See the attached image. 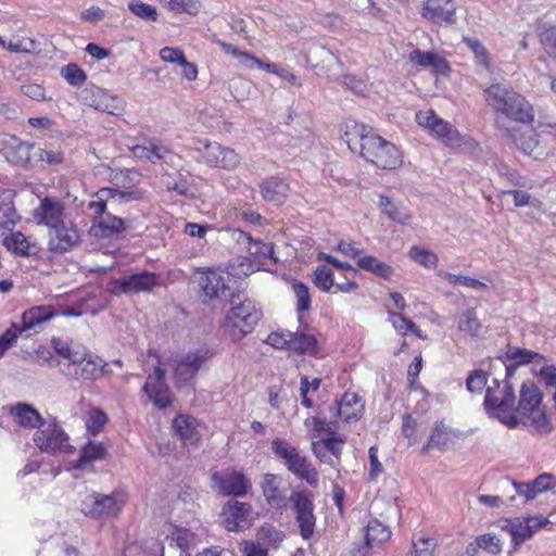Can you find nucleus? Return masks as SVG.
<instances>
[{"mask_svg":"<svg viewBox=\"0 0 556 556\" xmlns=\"http://www.w3.org/2000/svg\"><path fill=\"white\" fill-rule=\"evenodd\" d=\"M37 225L48 229L47 249L54 255H63L78 248L84 241V231L72 219L65 204L52 197H45L34 210Z\"/></svg>","mask_w":556,"mask_h":556,"instance_id":"obj_1","label":"nucleus"},{"mask_svg":"<svg viewBox=\"0 0 556 556\" xmlns=\"http://www.w3.org/2000/svg\"><path fill=\"white\" fill-rule=\"evenodd\" d=\"M344 139L352 151H358L367 162L383 170H395L403 164V154L391 141L363 123L346 125Z\"/></svg>","mask_w":556,"mask_h":556,"instance_id":"obj_2","label":"nucleus"},{"mask_svg":"<svg viewBox=\"0 0 556 556\" xmlns=\"http://www.w3.org/2000/svg\"><path fill=\"white\" fill-rule=\"evenodd\" d=\"M52 344L59 356L55 365L66 378L96 381L109 372V364L84 344L61 339H53Z\"/></svg>","mask_w":556,"mask_h":556,"instance_id":"obj_3","label":"nucleus"},{"mask_svg":"<svg viewBox=\"0 0 556 556\" xmlns=\"http://www.w3.org/2000/svg\"><path fill=\"white\" fill-rule=\"evenodd\" d=\"M484 100L496 115L527 127H532L535 118L533 104L513 87L500 83L483 90Z\"/></svg>","mask_w":556,"mask_h":556,"instance_id":"obj_4","label":"nucleus"},{"mask_svg":"<svg viewBox=\"0 0 556 556\" xmlns=\"http://www.w3.org/2000/svg\"><path fill=\"white\" fill-rule=\"evenodd\" d=\"M304 427L312 439L314 456L319 463L336 467V463L341 460L346 435L337 431L336 424L317 416L305 418Z\"/></svg>","mask_w":556,"mask_h":556,"instance_id":"obj_5","label":"nucleus"},{"mask_svg":"<svg viewBox=\"0 0 556 556\" xmlns=\"http://www.w3.org/2000/svg\"><path fill=\"white\" fill-rule=\"evenodd\" d=\"M262 316V311L255 302L244 299L237 305H232L226 313L220 324V331L232 342H239L254 331Z\"/></svg>","mask_w":556,"mask_h":556,"instance_id":"obj_6","label":"nucleus"},{"mask_svg":"<svg viewBox=\"0 0 556 556\" xmlns=\"http://www.w3.org/2000/svg\"><path fill=\"white\" fill-rule=\"evenodd\" d=\"M543 394L533 381H526L520 389L518 405L514 406V414L519 421L533 426L542 432L551 431L549 421L542 407Z\"/></svg>","mask_w":556,"mask_h":556,"instance_id":"obj_7","label":"nucleus"},{"mask_svg":"<svg viewBox=\"0 0 556 556\" xmlns=\"http://www.w3.org/2000/svg\"><path fill=\"white\" fill-rule=\"evenodd\" d=\"M515 401L513 386L507 380L494 379L486 388L483 405L490 416L498 418L509 427H516L518 419L514 414Z\"/></svg>","mask_w":556,"mask_h":556,"instance_id":"obj_8","label":"nucleus"},{"mask_svg":"<svg viewBox=\"0 0 556 556\" xmlns=\"http://www.w3.org/2000/svg\"><path fill=\"white\" fill-rule=\"evenodd\" d=\"M271 452L281 459L289 471L311 486H317L319 473L306 456L301 455L299 450L282 439H274L270 443Z\"/></svg>","mask_w":556,"mask_h":556,"instance_id":"obj_9","label":"nucleus"},{"mask_svg":"<svg viewBox=\"0 0 556 556\" xmlns=\"http://www.w3.org/2000/svg\"><path fill=\"white\" fill-rule=\"evenodd\" d=\"M86 301L74 305H38L26 309L21 316L22 330L29 331L56 316L79 317L86 313Z\"/></svg>","mask_w":556,"mask_h":556,"instance_id":"obj_10","label":"nucleus"},{"mask_svg":"<svg viewBox=\"0 0 556 556\" xmlns=\"http://www.w3.org/2000/svg\"><path fill=\"white\" fill-rule=\"evenodd\" d=\"M144 197L143 190L135 185H118L115 187H103L91 194L87 208L91 213V218L106 215L108 202L111 199L119 198L123 201H140Z\"/></svg>","mask_w":556,"mask_h":556,"instance_id":"obj_11","label":"nucleus"},{"mask_svg":"<svg viewBox=\"0 0 556 556\" xmlns=\"http://www.w3.org/2000/svg\"><path fill=\"white\" fill-rule=\"evenodd\" d=\"M148 355L155 358L156 365L153 372L149 374L142 388L148 399L160 409H165L173 404V394L166 383L165 371L161 368V355L149 350Z\"/></svg>","mask_w":556,"mask_h":556,"instance_id":"obj_12","label":"nucleus"},{"mask_svg":"<svg viewBox=\"0 0 556 556\" xmlns=\"http://www.w3.org/2000/svg\"><path fill=\"white\" fill-rule=\"evenodd\" d=\"M415 119L420 127L444 144L448 147L460 144L462 136L459 131L451 123L439 117L434 110L418 111Z\"/></svg>","mask_w":556,"mask_h":556,"instance_id":"obj_13","label":"nucleus"},{"mask_svg":"<svg viewBox=\"0 0 556 556\" xmlns=\"http://www.w3.org/2000/svg\"><path fill=\"white\" fill-rule=\"evenodd\" d=\"M290 502L295 514L300 535L307 541L314 535L316 526L313 496L307 491H292Z\"/></svg>","mask_w":556,"mask_h":556,"instance_id":"obj_14","label":"nucleus"},{"mask_svg":"<svg viewBox=\"0 0 556 556\" xmlns=\"http://www.w3.org/2000/svg\"><path fill=\"white\" fill-rule=\"evenodd\" d=\"M211 480L212 486L224 496H244L252 488L245 473L233 468L215 471L212 473Z\"/></svg>","mask_w":556,"mask_h":556,"instance_id":"obj_15","label":"nucleus"},{"mask_svg":"<svg viewBox=\"0 0 556 556\" xmlns=\"http://www.w3.org/2000/svg\"><path fill=\"white\" fill-rule=\"evenodd\" d=\"M128 495L126 492L115 490L109 495L94 494L92 503L88 508H84L85 516L92 519L116 518L123 510Z\"/></svg>","mask_w":556,"mask_h":556,"instance_id":"obj_16","label":"nucleus"},{"mask_svg":"<svg viewBox=\"0 0 556 556\" xmlns=\"http://www.w3.org/2000/svg\"><path fill=\"white\" fill-rule=\"evenodd\" d=\"M36 446L46 453L71 454L75 451L74 446L68 444V435L55 422L40 426L34 435Z\"/></svg>","mask_w":556,"mask_h":556,"instance_id":"obj_17","label":"nucleus"},{"mask_svg":"<svg viewBox=\"0 0 556 556\" xmlns=\"http://www.w3.org/2000/svg\"><path fill=\"white\" fill-rule=\"evenodd\" d=\"M159 285L155 273L143 270L112 280L109 290L114 295L151 292Z\"/></svg>","mask_w":556,"mask_h":556,"instance_id":"obj_18","label":"nucleus"},{"mask_svg":"<svg viewBox=\"0 0 556 556\" xmlns=\"http://www.w3.org/2000/svg\"><path fill=\"white\" fill-rule=\"evenodd\" d=\"M1 152L5 160L15 167L30 170L35 166L36 144L12 136L2 144Z\"/></svg>","mask_w":556,"mask_h":556,"instance_id":"obj_19","label":"nucleus"},{"mask_svg":"<svg viewBox=\"0 0 556 556\" xmlns=\"http://www.w3.org/2000/svg\"><path fill=\"white\" fill-rule=\"evenodd\" d=\"M548 523L549 520L546 517L529 516L522 520L519 518L508 519L502 529L510 534L511 544L514 548H517Z\"/></svg>","mask_w":556,"mask_h":556,"instance_id":"obj_20","label":"nucleus"},{"mask_svg":"<svg viewBox=\"0 0 556 556\" xmlns=\"http://www.w3.org/2000/svg\"><path fill=\"white\" fill-rule=\"evenodd\" d=\"M253 508L250 503L228 501L222 509V523L229 532H239L250 528L253 521Z\"/></svg>","mask_w":556,"mask_h":556,"instance_id":"obj_21","label":"nucleus"},{"mask_svg":"<svg viewBox=\"0 0 556 556\" xmlns=\"http://www.w3.org/2000/svg\"><path fill=\"white\" fill-rule=\"evenodd\" d=\"M320 260H324L327 264L336 269V290L333 293H355L359 289L357 278L359 277V270L352 266L350 263L341 262L331 254H320Z\"/></svg>","mask_w":556,"mask_h":556,"instance_id":"obj_22","label":"nucleus"},{"mask_svg":"<svg viewBox=\"0 0 556 556\" xmlns=\"http://www.w3.org/2000/svg\"><path fill=\"white\" fill-rule=\"evenodd\" d=\"M280 484L281 478L276 473H265L260 484L266 504L278 515L287 511L290 502V497L287 496Z\"/></svg>","mask_w":556,"mask_h":556,"instance_id":"obj_23","label":"nucleus"},{"mask_svg":"<svg viewBox=\"0 0 556 556\" xmlns=\"http://www.w3.org/2000/svg\"><path fill=\"white\" fill-rule=\"evenodd\" d=\"M128 225L116 215L106 214L91 218L89 235L98 240H115L126 232Z\"/></svg>","mask_w":556,"mask_h":556,"instance_id":"obj_24","label":"nucleus"},{"mask_svg":"<svg viewBox=\"0 0 556 556\" xmlns=\"http://www.w3.org/2000/svg\"><path fill=\"white\" fill-rule=\"evenodd\" d=\"M203 427L199 419L189 414H177L172 421L173 433L184 446H197L202 439Z\"/></svg>","mask_w":556,"mask_h":556,"instance_id":"obj_25","label":"nucleus"},{"mask_svg":"<svg viewBox=\"0 0 556 556\" xmlns=\"http://www.w3.org/2000/svg\"><path fill=\"white\" fill-rule=\"evenodd\" d=\"M240 239L247 243V256L243 260L247 262V270H242L244 275L254 273L260 269L263 262L269 258L273 254V245L263 240H255L252 236L241 229H238Z\"/></svg>","mask_w":556,"mask_h":556,"instance_id":"obj_26","label":"nucleus"},{"mask_svg":"<svg viewBox=\"0 0 556 556\" xmlns=\"http://www.w3.org/2000/svg\"><path fill=\"white\" fill-rule=\"evenodd\" d=\"M456 4L453 0H444V4L440 0H427L424 2L420 14L424 18L438 24L455 23Z\"/></svg>","mask_w":556,"mask_h":556,"instance_id":"obj_27","label":"nucleus"},{"mask_svg":"<svg viewBox=\"0 0 556 556\" xmlns=\"http://www.w3.org/2000/svg\"><path fill=\"white\" fill-rule=\"evenodd\" d=\"M289 182L279 176L267 177L260 184V193L263 200L276 205L283 204L289 197Z\"/></svg>","mask_w":556,"mask_h":556,"instance_id":"obj_28","label":"nucleus"},{"mask_svg":"<svg viewBox=\"0 0 556 556\" xmlns=\"http://www.w3.org/2000/svg\"><path fill=\"white\" fill-rule=\"evenodd\" d=\"M207 359L206 354L188 353L177 362L174 378L177 383H188L195 377L202 364Z\"/></svg>","mask_w":556,"mask_h":556,"instance_id":"obj_29","label":"nucleus"},{"mask_svg":"<svg viewBox=\"0 0 556 556\" xmlns=\"http://www.w3.org/2000/svg\"><path fill=\"white\" fill-rule=\"evenodd\" d=\"M338 416L344 422L358 420L364 413L365 404L363 399L353 391H346L337 402Z\"/></svg>","mask_w":556,"mask_h":556,"instance_id":"obj_30","label":"nucleus"},{"mask_svg":"<svg viewBox=\"0 0 556 556\" xmlns=\"http://www.w3.org/2000/svg\"><path fill=\"white\" fill-rule=\"evenodd\" d=\"M205 157L210 165L227 170L235 169L240 163V157L233 149L219 144L207 146Z\"/></svg>","mask_w":556,"mask_h":556,"instance_id":"obj_31","label":"nucleus"},{"mask_svg":"<svg viewBox=\"0 0 556 556\" xmlns=\"http://www.w3.org/2000/svg\"><path fill=\"white\" fill-rule=\"evenodd\" d=\"M199 285L210 299L219 298L228 288L224 271L217 269L204 270L199 278Z\"/></svg>","mask_w":556,"mask_h":556,"instance_id":"obj_32","label":"nucleus"},{"mask_svg":"<svg viewBox=\"0 0 556 556\" xmlns=\"http://www.w3.org/2000/svg\"><path fill=\"white\" fill-rule=\"evenodd\" d=\"M130 151L135 157L151 163L162 161L169 152L168 149L162 146L156 139L148 137H143L142 143L130 147Z\"/></svg>","mask_w":556,"mask_h":556,"instance_id":"obj_33","label":"nucleus"},{"mask_svg":"<svg viewBox=\"0 0 556 556\" xmlns=\"http://www.w3.org/2000/svg\"><path fill=\"white\" fill-rule=\"evenodd\" d=\"M10 414L14 421L23 428L34 429L43 424V419L38 410L26 403H18L12 406Z\"/></svg>","mask_w":556,"mask_h":556,"instance_id":"obj_34","label":"nucleus"},{"mask_svg":"<svg viewBox=\"0 0 556 556\" xmlns=\"http://www.w3.org/2000/svg\"><path fill=\"white\" fill-rule=\"evenodd\" d=\"M379 207L389 219L397 224L407 225L412 219V214L408 207H406L402 202L395 201L390 197L380 195Z\"/></svg>","mask_w":556,"mask_h":556,"instance_id":"obj_35","label":"nucleus"},{"mask_svg":"<svg viewBox=\"0 0 556 556\" xmlns=\"http://www.w3.org/2000/svg\"><path fill=\"white\" fill-rule=\"evenodd\" d=\"M479 549L496 556L502 553L503 543L496 534L483 533L475 539V544H469L466 547L464 556H479Z\"/></svg>","mask_w":556,"mask_h":556,"instance_id":"obj_36","label":"nucleus"},{"mask_svg":"<svg viewBox=\"0 0 556 556\" xmlns=\"http://www.w3.org/2000/svg\"><path fill=\"white\" fill-rule=\"evenodd\" d=\"M357 269L368 271L384 280H390L394 276L393 267L374 255L364 254L359 257L357 260Z\"/></svg>","mask_w":556,"mask_h":556,"instance_id":"obj_37","label":"nucleus"},{"mask_svg":"<svg viewBox=\"0 0 556 556\" xmlns=\"http://www.w3.org/2000/svg\"><path fill=\"white\" fill-rule=\"evenodd\" d=\"M437 547V538L426 530H420L412 536L410 556H434Z\"/></svg>","mask_w":556,"mask_h":556,"instance_id":"obj_38","label":"nucleus"},{"mask_svg":"<svg viewBox=\"0 0 556 556\" xmlns=\"http://www.w3.org/2000/svg\"><path fill=\"white\" fill-rule=\"evenodd\" d=\"M106 447L101 442L88 441L80 450L79 457L74 462L75 469H84L87 465L96 460L104 459Z\"/></svg>","mask_w":556,"mask_h":556,"instance_id":"obj_39","label":"nucleus"},{"mask_svg":"<svg viewBox=\"0 0 556 556\" xmlns=\"http://www.w3.org/2000/svg\"><path fill=\"white\" fill-rule=\"evenodd\" d=\"M408 59L413 64L419 67L431 66L440 73H444L450 70L445 58L434 52H422L420 50H414L409 53Z\"/></svg>","mask_w":556,"mask_h":556,"instance_id":"obj_40","label":"nucleus"},{"mask_svg":"<svg viewBox=\"0 0 556 556\" xmlns=\"http://www.w3.org/2000/svg\"><path fill=\"white\" fill-rule=\"evenodd\" d=\"M451 442V433L443 421H437L427 443L421 447V454H427L432 448L445 451Z\"/></svg>","mask_w":556,"mask_h":556,"instance_id":"obj_41","label":"nucleus"},{"mask_svg":"<svg viewBox=\"0 0 556 556\" xmlns=\"http://www.w3.org/2000/svg\"><path fill=\"white\" fill-rule=\"evenodd\" d=\"M505 356L517 366H523L530 363L545 364L546 361L545 356L540 353L517 346H507Z\"/></svg>","mask_w":556,"mask_h":556,"instance_id":"obj_42","label":"nucleus"},{"mask_svg":"<svg viewBox=\"0 0 556 556\" xmlns=\"http://www.w3.org/2000/svg\"><path fill=\"white\" fill-rule=\"evenodd\" d=\"M312 277L315 287L320 291L333 293L336 290V269L329 264L316 266Z\"/></svg>","mask_w":556,"mask_h":556,"instance_id":"obj_43","label":"nucleus"},{"mask_svg":"<svg viewBox=\"0 0 556 556\" xmlns=\"http://www.w3.org/2000/svg\"><path fill=\"white\" fill-rule=\"evenodd\" d=\"M391 538L389 527L377 519L368 521L365 533V543L367 547H374L378 544L387 542Z\"/></svg>","mask_w":556,"mask_h":556,"instance_id":"obj_44","label":"nucleus"},{"mask_svg":"<svg viewBox=\"0 0 556 556\" xmlns=\"http://www.w3.org/2000/svg\"><path fill=\"white\" fill-rule=\"evenodd\" d=\"M290 351L298 354L316 355L318 352V342L314 334L304 332H292Z\"/></svg>","mask_w":556,"mask_h":556,"instance_id":"obj_45","label":"nucleus"},{"mask_svg":"<svg viewBox=\"0 0 556 556\" xmlns=\"http://www.w3.org/2000/svg\"><path fill=\"white\" fill-rule=\"evenodd\" d=\"M108 422L109 416L106 413L99 407H92L85 419L86 431L90 437H97L104 430Z\"/></svg>","mask_w":556,"mask_h":556,"instance_id":"obj_46","label":"nucleus"},{"mask_svg":"<svg viewBox=\"0 0 556 556\" xmlns=\"http://www.w3.org/2000/svg\"><path fill=\"white\" fill-rule=\"evenodd\" d=\"M170 546H177L182 552H189L197 541V534L188 529L172 526V532L167 536Z\"/></svg>","mask_w":556,"mask_h":556,"instance_id":"obj_47","label":"nucleus"},{"mask_svg":"<svg viewBox=\"0 0 556 556\" xmlns=\"http://www.w3.org/2000/svg\"><path fill=\"white\" fill-rule=\"evenodd\" d=\"M4 247L12 253L21 256H28L31 252V243L21 231L11 232L3 239Z\"/></svg>","mask_w":556,"mask_h":556,"instance_id":"obj_48","label":"nucleus"},{"mask_svg":"<svg viewBox=\"0 0 556 556\" xmlns=\"http://www.w3.org/2000/svg\"><path fill=\"white\" fill-rule=\"evenodd\" d=\"M457 328L470 337H478L480 334L482 324L473 308L467 309L458 316Z\"/></svg>","mask_w":556,"mask_h":556,"instance_id":"obj_49","label":"nucleus"},{"mask_svg":"<svg viewBox=\"0 0 556 556\" xmlns=\"http://www.w3.org/2000/svg\"><path fill=\"white\" fill-rule=\"evenodd\" d=\"M408 256L413 262L417 263L418 265L425 268L434 269L437 268L439 263V257L437 253H434L430 249L420 245L410 247V249L408 250Z\"/></svg>","mask_w":556,"mask_h":556,"instance_id":"obj_50","label":"nucleus"},{"mask_svg":"<svg viewBox=\"0 0 556 556\" xmlns=\"http://www.w3.org/2000/svg\"><path fill=\"white\" fill-rule=\"evenodd\" d=\"M165 8L175 14L197 15L201 3L199 0H159Z\"/></svg>","mask_w":556,"mask_h":556,"instance_id":"obj_51","label":"nucleus"},{"mask_svg":"<svg viewBox=\"0 0 556 556\" xmlns=\"http://www.w3.org/2000/svg\"><path fill=\"white\" fill-rule=\"evenodd\" d=\"M292 290L296 298V313L299 319L302 320V314L308 312L312 304L309 288L305 283L296 281L292 285Z\"/></svg>","mask_w":556,"mask_h":556,"instance_id":"obj_52","label":"nucleus"},{"mask_svg":"<svg viewBox=\"0 0 556 556\" xmlns=\"http://www.w3.org/2000/svg\"><path fill=\"white\" fill-rule=\"evenodd\" d=\"M505 131L507 137L511 139L514 143L526 154H532L533 150L538 146V140L533 136L526 138L525 135L516 128L506 127Z\"/></svg>","mask_w":556,"mask_h":556,"instance_id":"obj_53","label":"nucleus"},{"mask_svg":"<svg viewBox=\"0 0 556 556\" xmlns=\"http://www.w3.org/2000/svg\"><path fill=\"white\" fill-rule=\"evenodd\" d=\"M439 277H441L443 280L448 282L452 286L462 285L471 289H486L488 286L476 279L471 278L469 276H463V275H455L448 271H440Z\"/></svg>","mask_w":556,"mask_h":556,"instance_id":"obj_54","label":"nucleus"},{"mask_svg":"<svg viewBox=\"0 0 556 556\" xmlns=\"http://www.w3.org/2000/svg\"><path fill=\"white\" fill-rule=\"evenodd\" d=\"M128 10L137 17L144 21L156 22L159 18L156 8L140 0L130 1L128 3Z\"/></svg>","mask_w":556,"mask_h":556,"instance_id":"obj_55","label":"nucleus"},{"mask_svg":"<svg viewBox=\"0 0 556 556\" xmlns=\"http://www.w3.org/2000/svg\"><path fill=\"white\" fill-rule=\"evenodd\" d=\"M65 161V154L62 150H46L36 146V159L37 162L42 165L58 166L63 164Z\"/></svg>","mask_w":556,"mask_h":556,"instance_id":"obj_56","label":"nucleus"},{"mask_svg":"<svg viewBox=\"0 0 556 556\" xmlns=\"http://www.w3.org/2000/svg\"><path fill=\"white\" fill-rule=\"evenodd\" d=\"M257 539L268 546L278 548L285 539V534L274 526L267 525L260 528Z\"/></svg>","mask_w":556,"mask_h":556,"instance_id":"obj_57","label":"nucleus"},{"mask_svg":"<svg viewBox=\"0 0 556 556\" xmlns=\"http://www.w3.org/2000/svg\"><path fill=\"white\" fill-rule=\"evenodd\" d=\"M463 42L472 51L476 62L485 68H490L491 61L485 47L477 38L464 37Z\"/></svg>","mask_w":556,"mask_h":556,"instance_id":"obj_58","label":"nucleus"},{"mask_svg":"<svg viewBox=\"0 0 556 556\" xmlns=\"http://www.w3.org/2000/svg\"><path fill=\"white\" fill-rule=\"evenodd\" d=\"M7 50L13 53L36 54L39 52V43L35 39L23 37L9 41Z\"/></svg>","mask_w":556,"mask_h":556,"instance_id":"obj_59","label":"nucleus"},{"mask_svg":"<svg viewBox=\"0 0 556 556\" xmlns=\"http://www.w3.org/2000/svg\"><path fill=\"white\" fill-rule=\"evenodd\" d=\"M62 77L74 87H80L87 80V74L75 63H70L62 67Z\"/></svg>","mask_w":556,"mask_h":556,"instance_id":"obj_60","label":"nucleus"},{"mask_svg":"<svg viewBox=\"0 0 556 556\" xmlns=\"http://www.w3.org/2000/svg\"><path fill=\"white\" fill-rule=\"evenodd\" d=\"M18 220L20 216L12 202H3L0 204V228L11 229Z\"/></svg>","mask_w":556,"mask_h":556,"instance_id":"obj_61","label":"nucleus"},{"mask_svg":"<svg viewBox=\"0 0 556 556\" xmlns=\"http://www.w3.org/2000/svg\"><path fill=\"white\" fill-rule=\"evenodd\" d=\"M488 383V374L482 369L472 370L466 379V388L471 393H481Z\"/></svg>","mask_w":556,"mask_h":556,"instance_id":"obj_62","label":"nucleus"},{"mask_svg":"<svg viewBox=\"0 0 556 556\" xmlns=\"http://www.w3.org/2000/svg\"><path fill=\"white\" fill-rule=\"evenodd\" d=\"M540 41L545 52L556 60V26H545L540 33Z\"/></svg>","mask_w":556,"mask_h":556,"instance_id":"obj_63","label":"nucleus"},{"mask_svg":"<svg viewBox=\"0 0 556 556\" xmlns=\"http://www.w3.org/2000/svg\"><path fill=\"white\" fill-rule=\"evenodd\" d=\"M291 340L292 331H273L267 336L265 343L275 349L290 351Z\"/></svg>","mask_w":556,"mask_h":556,"instance_id":"obj_64","label":"nucleus"}]
</instances>
